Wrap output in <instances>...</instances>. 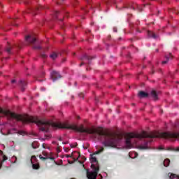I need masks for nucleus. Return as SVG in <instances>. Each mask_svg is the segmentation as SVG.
Listing matches in <instances>:
<instances>
[{
    "instance_id": "79ce46f5",
    "label": "nucleus",
    "mask_w": 179,
    "mask_h": 179,
    "mask_svg": "<svg viewBox=\"0 0 179 179\" xmlns=\"http://www.w3.org/2000/svg\"><path fill=\"white\" fill-rule=\"evenodd\" d=\"M140 148H141V149H145V147L141 146Z\"/></svg>"
},
{
    "instance_id": "f3484780",
    "label": "nucleus",
    "mask_w": 179,
    "mask_h": 179,
    "mask_svg": "<svg viewBox=\"0 0 179 179\" xmlns=\"http://www.w3.org/2000/svg\"><path fill=\"white\" fill-rule=\"evenodd\" d=\"M171 174V176H170ZM169 179H179V176H177V175L176 174H173V173H169Z\"/></svg>"
},
{
    "instance_id": "f257e3e1",
    "label": "nucleus",
    "mask_w": 179,
    "mask_h": 179,
    "mask_svg": "<svg viewBox=\"0 0 179 179\" xmlns=\"http://www.w3.org/2000/svg\"><path fill=\"white\" fill-rule=\"evenodd\" d=\"M91 168L94 171H89L87 170V177L88 179H96L97 174H99V170H100V167L99 166H95L94 164H91Z\"/></svg>"
},
{
    "instance_id": "c03bdc74",
    "label": "nucleus",
    "mask_w": 179,
    "mask_h": 179,
    "mask_svg": "<svg viewBox=\"0 0 179 179\" xmlns=\"http://www.w3.org/2000/svg\"><path fill=\"white\" fill-rule=\"evenodd\" d=\"M69 164H72V163H73V162H71L69 161Z\"/></svg>"
},
{
    "instance_id": "09e8293b",
    "label": "nucleus",
    "mask_w": 179,
    "mask_h": 179,
    "mask_svg": "<svg viewBox=\"0 0 179 179\" xmlns=\"http://www.w3.org/2000/svg\"><path fill=\"white\" fill-rule=\"evenodd\" d=\"M15 26H17V24H15Z\"/></svg>"
},
{
    "instance_id": "b1692460",
    "label": "nucleus",
    "mask_w": 179,
    "mask_h": 179,
    "mask_svg": "<svg viewBox=\"0 0 179 179\" xmlns=\"http://www.w3.org/2000/svg\"><path fill=\"white\" fill-rule=\"evenodd\" d=\"M6 160H8V157H6V155H3V160H2V162H6Z\"/></svg>"
},
{
    "instance_id": "aec40b11",
    "label": "nucleus",
    "mask_w": 179,
    "mask_h": 179,
    "mask_svg": "<svg viewBox=\"0 0 179 179\" xmlns=\"http://www.w3.org/2000/svg\"><path fill=\"white\" fill-rule=\"evenodd\" d=\"M36 160H37V158L36 157V156L33 155L31 158V164H33V163H34V162H36Z\"/></svg>"
},
{
    "instance_id": "37998d69",
    "label": "nucleus",
    "mask_w": 179,
    "mask_h": 179,
    "mask_svg": "<svg viewBox=\"0 0 179 179\" xmlns=\"http://www.w3.org/2000/svg\"><path fill=\"white\" fill-rule=\"evenodd\" d=\"M15 47H17L18 48H20V46H18L17 45H15Z\"/></svg>"
},
{
    "instance_id": "9d476101",
    "label": "nucleus",
    "mask_w": 179,
    "mask_h": 179,
    "mask_svg": "<svg viewBox=\"0 0 179 179\" xmlns=\"http://www.w3.org/2000/svg\"><path fill=\"white\" fill-rule=\"evenodd\" d=\"M81 61H90V59H92V57L87 55H84L81 58H80Z\"/></svg>"
},
{
    "instance_id": "58836bf2",
    "label": "nucleus",
    "mask_w": 179,
    "mask_h": 179,
    "mask_svg": "<svg viewBox=\"0 0 179 179\" xmlns=\"http://www.w3.org/2000/svg\"><path fill=\"white\" fill-rule=\"evenodd\" d=\"M79 96H80V97H83V94H80Z\"/></svg>"
},
{
    "instance_id": "de8ad7c7",
    "label": "nucleus",
    "mask_w": 179,
    "mask_h": 179,
    "mask_svg": "<svg viewBox=\"0 0 179 179\" xmlns=\"http://www.w3.org/2000/svg\"><path fill=\"white\" fill-rule=\"evenodd\" d=\"M44 77V74H43L42 76H41V78H43Z\"/></svg>"
},
{
    "instance_id": "bb28decb",
    "label": "nucleus",
    "mask_w": 179,
    "mask_h": 179,
    "mask_svg": "<svg viewBox=\"0 0 179 179\" xmlns=\"http://www.w3.org/2000/svg\"><path fill=\"white\" fill-rule=\"evenodd\" d=\"M99 153H100V151L98 150V151H96L95 152H94L92 155H94V156L96 155H99Z\"/></svg>"
},
{
    "instance_id": "5701e85b",
    "label": "nucleus",
    "mask_w": 179,
    "mask_h": 179,
    "mask_svg": "<svg viewBox=\"0 0 179 179\" xmlns=\"http://www.w3.org/2000/svg\"><path fill=\"white\" fill-rule=\"evenodd\" d=\"M172 13H176V15L178 14V10H177L176 8L171 10Z\"/></svg>"
},
{
    "instance_id": "4be33fe9",
    "label": "nucleus",
    "mask_w": 179,
    "mask_h": 179,
    "mask_svg": "<svg viewBox=\"0 0 179 179\" xmlns=\"http://www.w3.org/2000/svg\"><path fill=\"white\" fill-rule=\"evenodd\" d=\"M38 8H36V9H31L30 10V12H28V13H33V15H36V10H37Z\"/></svg>"
},
{
    "instance_id": "473e14b6",
    "label": "nucleus",
    "mask_w": 179,
    "mask_h": 179,
    "mask_svg": "<svg viewBox=\"0 0 179 179\" xmlns=\"http://www.w3.org/2000/svg\"><path fill=\"white\" fill-rule=\"evenodd\" d=\"M66 157H67V158H69V157H72V155H66Z\"/></svg>"
},
{
    "instance_id": "864d4df0",
    "label": "nucleus",
    "mask_w": 179,
    "mask_h": 179,
    "mask_svg": "<svg viewBox=\"0 0 179 179\" xmlns=\"http://www.w3.org/2000/svg\"><path fill=\"white\" fill-rule=\"evenodd\" d=\"M152 73H155V71H152Z\"/></svg>"
},
{
    "instance_id": "423d86ee",
    "label": "nucleus",
    "mask_w": 179,
    "mask_h": 179,
    "mask_svg": "<svg viewBox=\"0 0 179 179\" xmlns=\"http://www.w3.org/2000/svg\"><path fill=\"white\" fill-rule=\"evenodd\" d=\"M20 86L21 87L22 92H24L26 86H27V82L26 80H20Z\"/></svg>"
},
{
    "instance_id": "393cba45",
    "label": "nucleus",
    "mask_w": 179,
    "mask_h": 179,
    "mask_svg": "<svg viewBox=\"0 0 179 179\" xmlns=\"http://www.w3.org/2000/svg\"><path fill=\"white\" fill-rule=\"evenodd\" d=\"M42 155L45 156V157H48V154L45 152H43Z\"/></svg>"
},
{
    "instance_id": "4468645a",
    "label": "nucleus",
    "mask_w": 179,
    "mask_h": 179,
    "mask_svg": "<svg viewBox=\"0 0 179 179\" xmlns=\"http://www.w3.org/2000/svg\"><path fill=\"white\" fill-rule=\"evenodd\" d=\"M163 164L165 167H169V166H170V159H166L164 161Z\"/></svg>"
},
{
    "instance_id": "ddd939ff",
    "label": "nucleus",
    "mask_w": 179,
    "mask_h": 179,
    "mask_svg": "<svg viewBox=\"0 0 179 179\" xmlns=\"http://www.w3.org/2000/svg\"><path fill=\"white\" fill-rule=\"evenodd\" d=\"M50 57L51 59H57L58 58V53L53 52Z\"/></svg>"
},
{
    "instance_id": "3c124183",
    "label": "nucleus",
    "mask_w": 179,
    "mask_h": 179,
    "mask_svg": "<svg viewBox=\"0 0 179 179\" xmlns=\"http://www.w3.org/2000/svg\"><path fill=\"white\" fill-rule=\"evenodd\" d=\"M0 153H3L2 151L0 150Z\"/></svg>"
},
{
    "instance_id": "4d7b16f0",
    "label": "nucleus",
    "mask_w": 179,
    "mask_h": 179,
    "mask_svg": "<svg viewBox=\"0 0 179 179\" xmlns=\"http://www.w3.org/2000/svg\"><path fill=\"white\" fill-rule=\"evenodd\" d=\"M0 54H1V52H0Z\"/></svg>"
},
{
    "instance_id": "c9c22d12",
    "label": "nucleus",
    "mask_w": 179,
    "mask_h": 179,
    "mask_svg": "<svg viewBox=\"0 0 179 179\" xmlns=\"http://www.w3.org/2000/svg\"><path fill=\"white\" fill-rule=\"evenodd\" d=\"M113 31L115 32V33H117V28H113Z\"/></svg>"
},
{
    "instance_id": "8fccbe9b",
    "label": "nucleus",
    "mask_w": 179,
    "mask_h": 179,
    "mask_svg": "<svg viewBox=\"0 0 179 179\" xmlns=\"http://www.w3.org/2000/svg\"><path fill=\"white\" fill-rule=\"evenodd\" d=\"M66 143H64V145H66Z\"/></svg>"
},
{
    "instance_id": "603ef678",
    "label": "nucleus",
    "mask_w": 179,
    "mask_h": 179,
    "mask_svg": "<svg viewBox=\"0 0 179 179\" xmlns=\"http://www.w3.org/2000/svg\"><path fill=\"white\" fill-rule=\"evenodd\" d=\"M143 68H146V66H143Z\"/></svg>"
},
{
    "instance_id": "6e6552de",
    "label": "nucleus",
    "mask_w": 179,
    "mask_h": 179,
    "mask_svg": "<svg viewBox=\"0 0 179 179\" xmlns=\"http://www.w3.org/2000/svg\"><path fill=\"white\" fill-rule=\"evenodd\" d=\"M149 96V94L143 92V91H140L138 92V96L141 97V99H143L145 97H148Z\"/></svg>"
},
{
    "instance_id": "7c9ffc66",
    "label": "nucleus",
    "mask_w": 179,
    "mask_h": 179,
    "mask_svg": "<svg viewBox=\"0 0 179 179\" xmlns=\"http://www.w3.org/2000/svg\"><path fill=\"white\" fill-rule=\"evenodd\" d=\"M24 3H27V4L29 3V1L28 0H24Z\"/></svg>"
},
{
    "instance_id": "5fc2aeb1",
    "label": "nucleus",
    "mask_w": 179,
    "mask_h": 179,
    "mask_svg": "<svg viewBox=\"0 0 179 179\" xmlns=\"http://www.w3.org/2000/svg\"><path fill=\"white\" fill-rule=\"evenodd\" d=\"M85 149H87V148H85Z\"/></svg>"
},
{
    "instance_id": "f03ea898",
    "label": "nucleus",
    "mask_w": 179,
    "mask_h": 179,
    "mask_svg": "<svg viewBox=\"0 0 179 179\" xmlns=\"http://www.w3.org/2000/svg\"><path fill=\"white\" fill-rule=\"evenodd\" d=\"M50 77L53 82H55L56 80H58V79H61V78H62L59 72L55 70L50 73Z\"/></svg>"
},
{
    "instance_id": "6ab92c4d",
    "label": "nucleus",
    "mask_w": 179,
    "mask_h": 179,
    "mask_svg": "<svg viewBox=\"0 0 179 179\" xmlns=\"http://www.w3.org/2000/svg\"><path fill=\"white\" fill-rule=\"evenodd\" d=\"M59 15H61V13L59 11H55L54 13V17L57 19L59 16Z\"/></svg>"
},
{
    "instance_id": "dca6fc26",
    "label": "nucleus",
    "mask_w": 179,
    "mask_h": 179,
    "mask_svg": "<svg viewBox=\"0 0 179 179\" xmlns=\"http://www.w3.org/2000/svg\"><path fill=\"white\" fill-rule=\"evenodd\" d=\"M32 169H34V170H38V169H40V164H32Z\"/></svg>"
},
{
    "instance_id": "c756f323",
    "label": "nucleus",
    "mask_w": 179,
    "mask_h": 179,
    "mask_svg": "<svg viewBox=\"0 0 179 179\" xmlns=\"http://www.w3.org/2000/svg\"><path fill=\"white\" fill-rule=\"evenodd\" d=\"M42 147L43 148V149H47V147H45V143H43V144L42 145Z\"/></svg>"
},
{
    "instance_id": "49530a36",
    "label": "nucleus",
    "mask_w": 179,
    "mask_h": 179,
    "mask_svg": "<svg viewBox=\"0 0 179 179\" xmlns=\"http://www.w3.org/2000/svg\"><path fill=\"white\" fill-rule=\"evenodd\" d=\"M71 148H75V146L74 145H71Z\"/></svg>"
},
{
    "instance_id": "f8f14e48",
    "label": "nucleus",
    "mask_w": 179,
    "mask_h": 179,
    "mask_svg": "<svg viewBox=\"0 0 179 179\" xmlns=\"http://www.w3.org/2000/svg\"><path fill=\"white\" fill-rule=\"evenodd\" d=\"M39 146H40V143H38V142L37 141H34L31 143V147L33 148V149H37Z\"/></svg>"
},
{
    "instance_id": "2f4dec72",
    "label": "nucleus",
    "mask_w": 179,
    "mask_h": 179,
    "mask_svg": "<svg viewBox=\"0 0 179 179\" xmlns=\"http://www.w3.org/2000/svg\"><path fill=\"white\" fill-rule=\"evenodd\" d=\"M64 150H65V152H69V148H64Z\"/></svg>"
},
{
    "instance_id": "1a4fd4ad",
    "label": "nucleus",
    "mask_w": 179,
    "mask_h": 179,
    "mask_svg": "<svg viewBox=\"0 0 179 179\" xmlns=\"http://www.w3.org/2000/svg\"><path fill=\"white\" fill-rule=\"evenodd\" d=\"M14 45H12L8 43V45L6 48V51L8 52V54H11V50L13 49Z\"/></svg>"
},
{
    "instance_id": "20e7f679",
    "label": "nucleus",
    "mask_w": 179,
    "mask_h": 179,
    "mask_svg": "<svg viewBox=\"0 0 179 179\" xmlns=\"http://www.w3.org/2000/svg\"><path fill=\"white\" fill-rule=\"evenodd\" d=\"M126 8H127L128 9H133V10H135V9H137L138 12H142V8H141V6L135 3L128 4L126 6Z\"/></svg>"
},
{
    "instance_id": "2eb2a0df",
    "label": "nucleus",
    "mask_w": 179,
    "mask_h": 179,
    "mask_svg": "<svg viewBox=\"0 0 179 179\" xmlns=\"http://www.w3.org/2000/svg\"><path fill=\"white\" fill-rule=\"evenodd\" d=\"M172 57H173V56L171 55V54H169V56H166V60L163 61V62H162V64H166V62H169V59H172Z\"/></svg>"
},
{
    "instance_id": "a19ab883",
    "label": "nucleus",
    "mask_w": 179,
    "mask_h": 179,
    "mask_svg": "<svg viewBox=\"0 0 179 179\" xmlns=\"http://www.w3.org/2000/svg\"><path fill=\"white\" fill-rule=\"evenodd\" d=\"M86 1L88 2V3H90V2L92 1V0H85Z\"/></svg>"
},
{
    "instance_id": "e433bc0d",
    "label": "nucleus",
    "mask_w": 179,
    "mask_h": 179,
    "mask_svg": "<svg viewBox=\"0 0 179 179\" xmlns=\"http://www.w3.org/2000/svg\"><path fill=\"white\" fill-rule=\"evenodd\" d=\"M78 159H79V158H77V159L73 158V162H78Z\"/></svg>"
},
{
    "instance_id": "a878e982",
    "label": "nucleus",
    "mask_w": 179,
    "mask_h": 179,
    "mask_svg": "<svg viewBox=\"0 0 179 179\" xmlns=\"http://www.w3.org/2000/svg\"><path fill=\"white\" fill-rule=\"evenodd\" d=\"M41 57L42 58H47L46 55L44 54V53L41 54Z\"/></svg>"
},
{
    "instance_id": "cd10ccee",
    "label": "nucleus",
    "mask_w": 179,
    "mask_h": 179,
    "mask_svg": "<svg viewBox=\"0 0 179 179\" xmlns=\"http://www.w3.org/2000/svg\"><path fill=\"white\" fill-rule=\"evenodd\" d=\"M36 80H38V82H43V80H41V79H40V77H37V78H36Z\"/></svg>"
},
{
    "instance_id": "39448f33",
    "label": "nucleus",
    "mask_w": 179,
    "mask_h": 179,
    "mask_svg": "<svg viewBox=\"0 0 179 179\" xmlns=\"http://www.w3.org/2000/svg\"><path fill=\"white\" fill-rule=\"evenodd\" d=\"M90 160L92 164H94L96 166H99V161H97V158L93 154H90Z\"/></svg>"
},
{
    "instance_id": "72a5a7b5",
    "label": "nucleus",
    "mask_w": 179,
    "mask_h": 179,
    "mask_svg": "<svg viewBox=\"0 0 179 179\" xmlns=\"http://www.w3.org/2000/svg\"><path fill=\"white\" fill-rule=\"evenodd\" d=\"M11 83H16V80H12Z\"/></svg>"
},
{
    "instance_id": "a211bd4d",
    "label": "nucleus",
    "mask_w": 179,
    "mask_h": 179,
    "mask_svg": "<svg viewBox=\"0 0 179 179\" xmlns=\"http://www.w3.org/2000/svg\"><path fill=\"white\" fill-rule=\"evenodd\" d=\"M39 158L43 162L45 161V160H48V157H43L41 155H39Z\"/></svg>"
},
{
    "instance_id": "0eeeda50",
    "label": "nucleus",
    "mask_w": 179,
    "mask_h": 179,
    "mask_svg": "<svg viewBox=\"0 0 179 179\" xmlns=\"http://www.w3.org/2000/svg\"><path fill=\"white\" fill-rule=\"evenodd\" d=\"M148 36L149 38H157V35L155 34V32H152L150 31H148Z\"/></svg>"
},
{
    "instance_id": "f704fd0d",
    "label": "nucleus",
    "mask_w": 179,
    "mask_h": 179,
    "mask_svg": "<svg viewBox=\"0 0 179 179\" xmlns=\"http://www.w3.org/2000/svg\"><path fill=\"white\" fill-rule=\"evenodd\" d=\"M48 159H50V160H54V157H48Z\"/></svg>"
},
{
    "instance_id": "c85d7f7f",
    "label": "nucleus",
    "mask_w": 179,
    "mask_h": 179,
    "mask_svg": "<svg viewBox=\"0 0 179 179\" xmlns=\"http://www.w3.org/2000/svg\"><path fill=\"white\" fill-rule=\"evenodd\" d=\"M104 151V148H101V149L99 150L100 153H101V152Z\"/></svg>"
},
{
    "instance_id": "ea45409f",
    "label": "nucleus",
    "mask_w": 179,
    "mask_h": 179,
    "mask_svg": "<svg viewBox=\"0 0 179 179\" xmlns=\"http://www.w3.org/2000/svg\"><path fill=\"white\" fill-rule=\"evenodd\" d=\"M59 141H60V142H62V138H59Z\"/></svg>"
},
{
    "instance_id": "7ed1b4c3",
    "label": "nucleus",
    "mask_w": 179,
    "mask_h": 179,
    "mask_svg": "<svg viewBox=\"0 0 179 179\" xmlns=\"http://www.w3.org/2000/svg\"><path fill=\"white\" fill-rule=\"evenodd\" d=\"M25 41L28 44H34L37 41V38L34 35H28L25 37Z\"/></svg>"
},
{
    "instance_id": "4c0bfd02",
    "label": "nucleus",
    "mask_w": 179,
    "mask_h": 179,
    "mask_svg": "<svg viewBox=\"0 0 179 179\" xmlns=\"http://www.w3.org/2000/svg\"><path fill=\"white\" fill-rule=\"evenodd\" d=\"M82 65H85V62H82V63L80 64V66H82Z\"/></svg>"
},
{
    "instance_id": "6e6d98bb",
    "label": "nucleus",
    "mask_w": 179,
    "mask_h": 179,
    "mask_svg": "<svg viewBox=\"0 0 179 179\" xmlns=\"http://www.w3.org/2000/svg\"><path fill=\"white\" fill-rule=\"evenodd\" d=\"M78 120H79L80 117H78Z\"/></svg>"
},
{
    "instance_id": "a18cd8bd",
    "label": "nucleus",
    "mask_w": 179,
    "mask_h": 179,
    "mask_svg": "<svg viewBox=\"0 0 179 179\" xmlns=\"http://www.w3.org/2000/svg\"><path fill=\"white\" fill-rule=\"evenodd\" d=\"M133 143H136V141L135 140V141L133 142Z\"/></svg>"
},
{
    "instance_id": "9b49d317",
    "label": "nucleus",
    "mask_w": 179,
    "mask_h": 179,
    "mask_svg": "<svg viewBox=\"0 0 179 179\" xmlns=\"http://www.w3.org/2000/svg\"><path fill=\"white\" fill-rule=\"evenodd\" d=\"M151 96L154 100H157L159 99L157 96V92L155 90L151 92Z\"/></svg>"
},
{
    "instance_id": "412c9836",
    "label": "nucleus",
    "mask_w": 179,
    "mask_h": 179,
    "mask_svg": "<svg viewBox=\"0 0 179 179\" xmlns=\"http://www.w3.org/2000/svg\"><path fill=\"white\" fill-rule=\"evenodd\" d=\"M33 49L34 50H41V46H40V45H34Z\"/></svg>"
}]
</instances>
